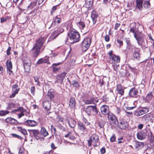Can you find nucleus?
<instances>
[{
	"mask_svg": "<svg viewBox=\"0 0 154 154\" xmlns=\"http://www.w3.org/2000/svg\"><path fill=\"white\" fill-rule=\"evenodd\" d=\"M126 66L129 68V70L132 72L134 73H137L138 72V70L135 67L133 66L130 63H128V64H126Z\"/></svg>",
	"mask_w": 154,
	"mask_h": 154,
	"instance_id": "23",
	"label": "nucleus"
},
{
	"mask_svg": "<svg viewBox=\"0 0 154 154\" xmlns=\"http://www.w3.org/2000/svg\"><path fill=\"white\" fill-rule=\"evenodd\" d=\"M41 50V49L34 46L30 51L32 56L34 57H37L40 54Z\"/></svg>",
	"mask_w": 154,
	"mask_h": 154,
	"instance_id": "10",
	"label": "nucleus"
},
{
	"mask_svg": "<svg viewBox=\"0 0 154 154\" xmlns=\"http://www.w3.org/2000/svg\"><path fill=\"white\" fill-rule=\"evenodd\" d=\"M47 96L49 97L50 100H51L53 99L54 97V93L52 91H48V92Z\"/></svg>",
	"mask_w": 154,
	"mask_h": 154,
	"instance_id": "44",
	"label": "nucleus"
},
{
	"mask_svg": "<svg viewBox=\"0 0 154 154\" xmlns=\"http://www.w3.org/2000/svg\"><path fill=\"white\" fill-rule=\"evenodd\" d=\"M17 130L21 132L23 135L25 137V139H26V136L28 135V134L26 130L24 128H22V127L20 126H17L16 127Z\"/></svg>",
	"mask_w": 154,
	"mask_h": 154,
	"instance_id": "22",
	"label": "nucleus"
},
{
	"mask_svg": "<svg viewBox=\"0 0 154 154\" xmlns=\"http://www.w3.org/2000/svg\"><path fill=\"white\" fill-rule=\"evenodd\" d=\"M135 148L136 149H140L143 148L144 146V143L143 142H141L137 141H135Z\"/></svg>",
	"mask_w": 154,
	"mask_h": 154,
	"instance_id": "31",
	"label": "nucleus"
},
{
	"mask_svg": "<svg viewBox=\"0 0 154 154\" xmlns=\"http://www.w3.org/2000/svg\"><path fill=\"white\" fill-rule=\"evenodd\" d=\"M46 39V38L45 37H40L38 40H36L34 46L41 49L45 42Z\"/></svg>",
	"mask_w": 154,
	"mask_h": 154,
	"instance_id": "6",
	"label": "nucleus"
},
{
	"mask_svg": "<svg viewBox=\"0 0 154 154\" xmlns=\"http://www.w3.org/2000/svg\"><path fill=\"white\" fill-rule=\"evenodd\" d=\"M61 19L58 17V16H57L53 21L52 24L53 27H54L56 26H58L61 23Z\"/></svg>",
	"mask_w": 154,
	"mask_h": 154,
	"instance_id": "20",
	"label": "nucleus"
},
{
	"mask_svg": "<svg viewBox=\"0 0 154 154\" xmlns=\"http://www.w3.org/2000/svg\"><path fill=\"white\" fill-rule=\"evenodd\" d=\"M26 3L23 2L21 1L20 3L19 4V6L20 8H21L22 9L25 10L26 9V6H25Z\"/></svg>",
	"mask_w": 154,
	"mask_h": 154,
	"instance_id": "46",
	"label": "nucleus"
},
{
	"mask_svg": "<svg viewBox=\"0 0 154 154\" xmlns=\"http://www.w3.org/2000/svg\"><path fill=\"white\" fill-rule=\"evenodd\" d=\"M139 46H140L142 49L147 48L148 47L147 41L146 40V41L145 40Z\"/></svg>",
	"mask_w": 154,
	"mask_h": 154,
	"instance_id": "41",
	"label": "nucleus"
},
{
	"mask_svg": "<svg viewBox=\"0 0 154 154\" xmlns=\"http://www.w3.org/2000/svg\"><path fill=\"white\" fill-rule=\"evenodd\" d=\"M141 118L142 120L146 123H152L153 122V116L150 113L145 114L142 116Z\"/></svg>",
	"mask_w": 154,
	"mask_h": 154,
	"instance_id": "5",
	"label": "nucleus"
},
{
	"mask_svg": "<svg viewBox=\"0 0 154 154\" xmlns=\"http://www.w3.org/2000/svg\"><path fill=\"white\" fill-rule=\"evenodd\" d=\"M31 91L32 95H34L35 91V88L34 86L31 87Z\"/></svg>",
	"mask_w": 154,
	"mask_h": 154,
	"instance_id": "64",
	"label": "nucleus"
},
{
	"mask_svg": "<svg viewBox=\"0 0 154 154\" xmlns=\"http://www.w3.org/2000/svg\"><path fill=\"white\" fill-rule=\"evenodd\" d=\"M108 118L111 121L113 122V123L116 125H118L119 121L116 116L111 112L108 113Z\"/></svg>",
	"mask_w": 154,
	"mask_h": 154,
	"instance_id": "8",
	"label": "nucleus"
},
{
	"mask_svg": "<svg viewBox=\"0 0 154 154\" xmlns=\"http://www.w3.org/2000/svg\"><path fill=\"white\" fill-rule=\"evenodd\" d=\"M91 38L90 37L85 38L82 42L79 49L78 51L79 54H81V52L80 51L81 50L82 52L86 51L89 48L90 44L91 43Z\"/></svg>",
	"mask_w": 154,
	"mask_h": 154,
	"instance_id": "1",
	"label": "nucleus"
},
{
	"mask_svg": "<svg viewBox=\"0 0 154 154\" xmlns=\"http://www.w3.org/2000/svg\"><path fill=\"white\" fill-rule=\"evenodd\" d=\"M17 122L16 120L12 118L11 117H9L7 118L5 120V123L10 124L11 125L16 124Z\"/></svg>",
	"mask_w": 154,
	"mask_h": 154,
	"instance_id": "21",
	"label": "nucleus"
},
{
	"mask_svg": "<svg viewBox=\"0 0 154 154\" xmlns=\"http://www.w3.org/2000/svg\"><path fill=\"white\" fill-rule=\"evenodd\" d=\"M143 7L145 8H149L150 7V4L149 1H145L143 2Z\"/></svg>",
	"mask_w": 154,
	"mask_h": 154,
	"instance_id": "38",
	"label": "nucleus"
},
{
	"mask_svg": "<svg viewBox=\"0 0 154 154\" xmlns=\"http://www.w3.org/2000/svg\"><path fill=\"white\" fill-rule=\"evenodd\" d=\"M116 90L118 93L122 95L124 94V90L122 87L121 85L119 84L117 85L116 87Z\"/></svg>",
	"mask_w": 154,
	"mask_h": 154,
	"instance_id": "28",
	"label": "nucleus"
},
{
	"mask_svg": "<svg viewBox=\"0 0 154 154\" xmlns=\"http://www.w3.org/2000/svg\"><path fill=\"white\" fill-rule=\"evenodd\" d=\"M75 99L73 98H71L70 99L69 106L71 108H73L75 107Z\"/></svg>",
	"mask_w": 154,
	"mask_h": 154,
	"instance_id": "35",
	"label": "nucleus"
},
{
	"mask_svg": "<svg viewBox=\"0 0 154 154\" xmlns=\"http://www.w3.org/2000/svg\"><path fill=\"white\" fill-rule=\"evenodd\" d=\"M125 42L127 44L126 46V49L130 51H131L132 50H133L136 47L134 45L131 44L130 40L129 38H125Z\"/></svg>",
	"mask_w": 154,
	"mask_h": 154,
	"instance_id": "12",
	"label": "nucleus"
},
{
	"mask_svg": "<svg viewBox=\"0 0 154 154\" xmlns=\"http://www.w3.org/2000/svg\"><path fill=\"white\" fill-rule=\"evenodd\" d=\"M24 68L25 72H29L30 70V64L28 63H24Z\"/></svg>",
	"mask_w": 154,
	"mask_h": 154,
	"instance_id": "33",
	"label": "nucleus"
},
{
	"mask_svg": "<svg viewBox=\"0 0 154 154\" xmlns=\"http://www.w3.org/2000/svg\"><path fill=\"white\" fill-rule=\"evenodd\" d=\"M141 49L140 48L136 47L131 52L133 51V57L134 60H139L141 58L140 52Z\"/></svg>",
	"mask_w": 154,
	"mask_h": 154,
	"instance_id": "4",
	"label": "nucleus"
},
{
	"mask_svg": "<svg viewBox=\"0 0 154 154\" xmlns=\"http://www.w3.org/2000/svg\"><path fill=\"white\" fill-rule=\"evenodd\" d=\"M100 110L102 114L105 115H107L108 113L110 112L109 106L105 105L101 106L100 107Z\"/></svg>",
	"mask_w": 154,
	"mask_h": 154,
	"instance_id": "15",
	"label": "nucleus"
},
{
	"mask_svg": "<svg viewBox=\"0 0 154 154\" xmlns=\"http://www.w3.org/2000/svg\"><path fill=\"white\" fill-rule=\"evenodd\" d=\"M66 74V73L65 72H64L57 75L56 77V80L55 82L56 83H59L60 84H61Z\"/></svg>",
	"mask_w": 154,
	"mask_h": 154,
	"instance_id": "9",
	"label": "nucleus"
},
{
	"mask_svg": "<svg viewBox=\"0 0 154 154\" xmlns=\"http://www.w3.org/2000/svg\"><path fill=\"white\" fill-rule=\"evenodd\" d=\"M31 132L32 134L34 137L37 140H44V137L41 136L40 131L38 129H32L31 130Z\"/></svg>",
	"mask_w": 154,
	"mask_h": 154,
	"instance_id": "7",
	"label": "nucleus"
},
{
	"mask_svg": "<svg viewBox=\"0 0 154 154\" xmlns=\"http://www.w3.org/2000/svg\"><path fill=\"white\" fill-rule=\"evenodd\" d=\"M51 131L52 133H54V134H55L56 132V129L52 125H51Z\"/></svg>",
	"mask_w": 154,
	"mask_h": 154,
	"instance_id": "58",
	"label": "nucleus"
},
{
	"mask_svg": "<svg viewBox=\"0 0 154 154\" xmlns=\"http://www.w3.org/2000/svg\"><path fill=\"white\" fill-rule=\"evenodd\" d=\"M134 38L136 40L139 45L144 42V40L143 37L140 34H135Z\"/></svg>",
	"mask_w": 154,
	"mask_h": 154,
	"instance_id": "18",
	"label": "nucleus"
},
{
	"mask_svg": "<svg viewBox=\"0 0 154 154\" xmlns=\"http://www.w3.org/2000/svg\"><path fill=\"white\" fill-rule=\"evenodd\" d=\"M139 108L143 115L146 114L149 112V108L147 107H142L140 106Z\"/></svg>",
	"mask_w": 154,
	"mask_h": 154,
	"instance_id": "34",
	"label": "nucleus"
},
{
	"mask_svg": "<svg viewBox=\"0 0 154 154\" xmlns=\"http://www.w3.org/2000/svg\"><path fill=\"white\" fill-rule=\"evenodd\" d=\"M11 135L13 137L17 138L19 140H22L23 139V137H22L21 136L19 135L15 134H11Z\"/></svg>",
	"mask_w": 154,
	"mask_h": 154,
	"instance_id": "50",
	"label": "nucleus"
},
{
	"mask_svg": "<svg viewBox=\"0 0 154 154\" xmlns=\"http://www.w3.org/2000/svg\"><path fill=\"white\" fill-rule=\"evenodd\" d=\"M78 128L82 131H84L86 129L85 125L82 122H78Z\"/></svg>",
	"mask_w": 154,
	"mask_h": 154,
	"instance_id": "32",
	"label": "nucleus"
},
{
	"mask_svg": "<svg viewBox=\"0 0 154 154\" xmlns=\"http://www.w3.org/2000/svg\"><path fill=\"white\" fill-rule=\"evenodd\" d=\"M150 133L148 135V138L149 141L151 143H153L154 142V136L150 130H149Z\"/></svg>",
	"mask_w": 154,
	"mask_h": 154,
	"instance_id": "37",
	"label": "nucleus"
},
{
	"mask_svg": "<svg viewBox=\"0 0 154 154\" xmlns=\"http://www.w3.org/2000/svg\"><path fill=\"white\" fill-rule=\"evenodd\" d=\"M136 3V7L139 10L141 11L143 9V2L138 0H136L135 1Z\"/></svg>",
	"mask_w": 154,
	"mask_h": 154,
	"instance_id": "25",
	"label": "nucleus"
},
{
	"mask_svg": "<svg viewBox=\"0 0 154 154\" xmlns=\"http://www.w3.org/2000/svg\"><path fill=\"white\" fill-rule=\"evenodd\" d=\"M116 139V136L113 134L110 138V141L112 142H113L115 141Z\"/></svg>",
	"mask_w": 154,
	"mask_h": 154,
	"instance_id": "62",
	"label": "nucleus"
},
{
	"mask_svg": "<svg viewBox=\"0 0 154 154\" xmlns=\"http://www.w3.org/2000/svg\"><path fill=\"white\" fill-rule=\"evenodd\" d=\"M20 114H17L18 117L19 119L20 118L24 116V112L26 111V110L23 108V109H22L21 110H20Z\"/></svg>",
	"mask_w": 154,
	"mask_h": 154,
	"instance_id": "49",
	"label": "nucleus"
},
{
	"mask_svg": "<svg viewBox=\"0 0 154 154\" xmlns=\"http://www.w3.org/2000/svg\"><path fill=\"white\" fill-rule=\"evenodd\" d=\"M25 149L23 146H20L18 154H24Z\"/></svg>",
	"mask_w": 154,
	"mask_h": 154,
	"instance_id": "54",
	"label": "nucleus"
},
{
	"mask_svg": "<svg viewBox=\"0 0 154 154\" xmlns=\"http://www.w3.org/2000/svg\"><path fill=\"white\" fill-rule=\"evenodd\" d=\"M94 0H85V4L86 8L90 9L92 8L93 7V4Z\"/></svg>",
	"mask_w": 154,
	"mask_h": 154,
	"instance_id": "24",
	"label": "nucleus"
},
{
	"mask_svg": "<svg viewBox=\"0 0 154 154\" xmlns=\"http://www.w3.org/2000/svg\"><path fill=\"white\" fill-rule=\"evenodd\" d=\"M23 109V108L22 107H19L17 109H14L11 111V113H16L17 112H19L20 110Z\"/></svg>",
	"mask_w": 154,
	"mask_h": 154,
	"instance_id": "53",
	"label": "nucleus"
},
{
	"mask_svg": "<svg viewBox=\"0 0 154 154\" xmlns=\"http://www.w3.org/2000/svg\"><path fill=\"white\" fill-rule=\"evenodd\" d=\"M118 127L121 129H125L128 127V124L125 120H121L120 124L119 123Z\"/></svg>",
	"mask_w": 154,
	"mask_h": 154,
	"instance_id": "16",
	"label": "nucleus"
},
{
	"mask_svg": "<svg viewBox=\"0 0 154 154\" xmlns=\"http://www.w3.org/2000/svg\"><path fill=\"white\" fill-rule=\"evenodd\" d=\"M99 16L98 13L95 10H93L91 14V17L93 21V24H95Z\"/></svg>",
	"mask_w": 154,
	"mask_h": 154,
	"instance_id": "13",
	"label": "nucleus"
},
{
	"mask_svg": "<svg viewBox=\"0 0 154 154\" xmlns=\"http://www.w3.org/2000/svg\"><path fill=\"white\" fill-rule=\"evenodd\" d=\"M52 69L53 72H56L60 70V68L59 67H56L53 66L52 67Z\"/></svg>",
	"mask_w": 154,
	"mask_h": 154,
	"instance_id": "59",
	"label": "nucleus"
},
{
	"mask_svg": "<svg viewBox=\"0 0 154 154\" xmlns=\"http://www.w3.org/2000/svg\"><path fill=\"white\" fill-rule=\"evenodd\" d=\"M138 91L135 88H131L129 92V96L131 97H136Z\"/></svg>",
	"mask_w": 154,
	"mask_h": 154,
	"instance_id": "19",
	"label": "nucleus"
},
{
	"mask_svg": "<svg viewBox=\"0 0 154 154\" xmlns=\"http://www.w3.org/2000/svg\"><path fill=\"white\" fill-rule=\"evenodd\" d=\"M51 147L52 149L53 150H55L57 148V147L56 146L54 143H52L51 144Z\"/></svg>",
	"mask_w": 154,
	"mask_h": 154,
	"instance_id": "61",
	"label": "nucleus"
},
{
	"mask_svg": "<svg viewBox=\"0 0 154 154\" xmlns=\"http://www.w3.org/2000/svg\"><path fill=\"white\" fill-rule=\"evenodd\" d=\"M146 131L142 130L138 132L137 133V137L138 139L140 140L144 139L146 138Z\"/></svg>",
	"mask_w": 154,
	"mask_h": 154,
	"instance_id": "14",
	"label": "nucleus"
},
{
	"mask_svg": "<svg viewBox=\"0 0 154 154\" xmlns=\"http://www.w3.org/2000/svg\"><path fill=\"white\" fill-rule=\"evenodd\" d=\"M109 59L110 60L112 61V64L119 63L120 61V57L116 55H113V56L109 57Z\"/></svg>",
	"mask_w": 154,
	"mask_h": 154,
	"instance_id": "17",
	"label": "nucleus"
},
{
	"mask_svg": "<svg viewBox=\"0 0 154 154\" xmlns=\"http://www.w3.org/2000/svg\"><path fill=\"white\" fill-rule=\"evenodd\" d=\"M91 139L93 140V142L95 143H97L99 140V137L96 135H93L91 137Z\"/></svg>",
	"mask_w": 154,
	"mask_h": 154,
	"instance_id": "40",
	"label": "nucleus"
},
{
	"mask_svg": "<svg viewBox=\"0 0 154 154\" xmlns=\"http://www.w3.org/2000/svg\"><path fill=\"white\" fill-rule=\"evenodd\" d=\"M134 114L137 117H139L143 115L139 108L134 112Z\"/></svg>",
	"mask_w": 154,
	"mask_h": 154,
	"instance_id": "36",
	"label": "nucleus"
},
{
	"mask_svg": "<svg viewBox=\"0 0 154 154\" xmlns=\"http://www.w3.org/2000/svg\"><path fill=\"white\" fill-rule=\"evenodd\" d=\"M94 98L93 97L91 98L90 100H85V103L86 104H94Z\"/></svg>",
	"mask_w": 154,
	"mask_h": 154,
	"instance_id": "43",
	"label": "nucleus"
},
{
	"mask_svg": "<svg viewBox=\"0 0 154 154\" xmlns=\"http://www.w3.org/2000/svg\"><path fill=\"white\" fill-rule=\"evenodd\" d=\"M117 42L119 44L120 47H121L123 45V41H122L121 40L119 39H117Z\"/></svg>",
	"mask_w": 154,
	"mask_h": 154,
	"instance_id": "60",
	"label": "nucleus"
},
{
	"mask_svg": "<svg viewBox=\"0 0 154 154\" xmlns=\"http://www.w3.org/2000/svg\"><path fill=\"white\" fill-rule=\"evenodd\" d=\"M94 105L88 106L85 109V111L86 113L90 116L91 115V112L92 111L94 114H98V110L97 107V105L94 104Z\"/></svg>",
	"mask_w": 154,
	"mask_h": 154,
	"instance_id": "2",
	"label": "nucleus"
},
{
	"mask_svg": "<svg viewBox=\"0 0 154 154\" xmlns=\"http://www.w3.org/2000/svg\"><path fill=\"white\" fill-rule=\"evenodd\" d=\"M11 48L10 46L9 47L6 51V54L7 55L9 56L11 54Z\"/></svg>",
	"mask_w": 154,
	"mask_h": 154,
	"instance_id": "57",
	"label": "nucleus"
},
{
	"mask_svg": "<svg viewBox=\"0 0 154 154\" xmlns=\"http://www.w3.org/2000/svg\"><path fill=\"white\" fill-rule=\"evenodd\" d=\"M79 25V27L80 29H83L85 27V24L83 22L80 21L78 23Z\"/></svg>",
	"mask_w": 154,
	"mask_h": 154,
	"instance_id": "47",
	"label": "nucleus"
},
{
	"mask_svg": "<svg viewBox=\"0 0 154 154\" xmlns=\"http://www.w3.org/2000/svg\"><path fill=\"white\" fill-rule=\"evenodd\" d=\"M105 124V122L103 120H101L98 122V125L100 128H103Z\"/></svg>",
	"mask_w": 154,
	"mask_h": 154,
	"instance_id": "51",
	"label": "nucleus"
},
{
	"mask_svg": "<svg viewBox=\"0 0 154 154\" xmlns=\"http://www.w3.org/2000/svg\"><path fill=\"white\" fill-rule=\"evenodd\" d=\"M37 3V0L32 1L29 5L26 6V7L27 9L31 10L36 6Z\"/></svg>",
	"mask_w": 154,
	"mask_h": 154,
	"instance_id": "27",
	"label": "nucleus"
},
{
	"mask_svg": "<svg viewBox=\"0 0 154 154\" xmlns=\"http://www.w3.org/2000/svg\"><path fill=\"white\" fill-rule=\"evenodd\" d=\"M112 64V67L113 68V70L116 71H117L118 70V68L116 65V63H114Z\"/></svg>",
	"mask_w": 154,
	"mask_h": 154,
	"instance_id": "63",
	"label": "nucleus"
},
{
	"mask_svg": "<svg viewBox=\"0 0 154 154\" xmlns=\"http://www.w3.org/2000/svg\"><path fill=\"white\" fill-rule=\"evenodd\" d=\"M26 122L29 126L31 127L35 126H37L38 124L37 122L35 121L30 120H26Z\"/></svg>",
	"mask_w": 154,
	"mask_h": 154,
	"instance_id": "30",
	"label": "nucleus"
},
{
	"mask_svg": "<svg viewBox=\"0 0 154 154\" xmlns=\"http://www.w3.org/2000/svg\"><path fill=\"white\" fill-rule=\"evenodd\" d=\"M19 88L16 89L15 91L9 96V97L10 98H12L14 97L18 93L19 91Z\"/></svg>",
	"mask_w": 154,
	"mask_h": 154,
	"instance_id": "48",
	"label": "nucleus"
},
{
	"mask_svg": "<svg viewBox=\"0 0 154 154\" xmlns=\"http://www.w3.org/2000/svg\"><path fill=\"white\" fill-rule=\"evenodd\" d=\"M9 19L8 16H6L5 17H2L0 18V22L2 23L4 22H6L7 20Z\"/></svg>",
	"mask_w": 154,
	"mask_h": 154,
	"instance_id": "52",
	"label": "nucleus"
},
{
	"mask_svg": "<svg viewBox=\"0 0 154 154\" xmlns=\"http://www.w3.org/2000/svg\"><path fill=\"white\" fill-rule=\"evenodd\" d=\"M15 104L14 103H8V106L6 107V109L7 110L11 109L15 107Z\"/></svg>",
	"mask_w": 154,
	"mask_h": 154,
	"instance_id": "42",
	"label": "nucleus"
},
{
	"mask_svg": "<svg viewBox=\"0 0 154 154\" xmlns=\"http://www.w3.org/2000/svg\"><path fill=\"white\" fill-rule=\"evenodd\" d=\"M77 32L72 30L68 33V36L67 38V41L70 44H73L77 42L76 38V34Z\"/></svg>",
	"mask_w": 154,
	"mask_h": 154,
	"instance_id": "3",
	"label": "nucleus"
},
{
	"mask_svg": "<svg viewBox=\"0 0 154 154\" xmlns=\"http://www.w3.org/2000/svg\"><path fill=\"white\" fill-rule=\"evenodd\" d=\"M43 61V63H46L48 64H50L49 59L48 57H46L45 58H42Z\"/></svg>",
	"mask_w": 154,
	"mask_h": 154,
	"instance_id": "55",
	"label": "nucleus"
},
{
	"mask_svg": "<svg viewBox=\"0 0 154 154\" xmlns=\"http://www.w3.org/2000/svg\"><path fill=\"white\" fill-rule=\"evenodd\" d=\"M40 132L41 136L43 137H46L48 136L49 134L45 127H42L41 128Z\"/></svg>",
	"mask_w": 154,
	"mask_h": 154,
	"instance_id": "26",
	"label": "nucleus"
},
{
	"mask_svg": "<svg viewBox=\"0 0 154 154\" xmlns=\"http://www.w3.org/2000/svg\"><path fill=\"white\" fill-rule=\"evenodd\" d=\"M63 32V30L62 28L61 27H59L57 30H55L52 32V35L55 37H56Z\"/></svg>",
	"mask_w": 154,
	"mask_h": 154,
	"instance_id": "29",
	"label": "nucleus"
},
{
	"mask_svg": "<svg viewBox=\"0 0 154 154\" xmlns=\"http://www.w3.org/2000/svg\"><path fill=\"white\" fill-rule=\"evenodd\" d=\"M51 102L48 100L45 101L43 103V106L47 113L49 114L51 113L50 111L51 109Z\"/></svg>",
	"mask_w": 154,
	"mask_h": 154,
	"instance_id": "11",
	"label": "nucleus"
},
{
	"mask_svg": "<svg viewBox=\"0 0 154 154\" xmlns=\"http://www.w3.org/2000/svg\"><path fill=\"white\" fill-rule=\"evenodd\" d=\"M10 112L6 110H1L0 111V116H5L8 114Z\"/></svg>",
	"mask_w": 154,
	"mask_h": 154,
	"instance_id": "45",
	"label": "nucleus"
},
{
	"mask_svg": "<svg viewBox=\"0 0 154 154\" xmlns=\"http://www.w3.org/2000/svg\"><path fill=\"white\" fill-rule=\"evenodd\" d=\"M34 79L35 80V82L37 83V84L39 86L40 85V82L38 77L37 76H34Z\"/></svg>",
	"mask_w": 154,
	"mask_h": 154,
	"instance_id": "56",
	"label": "nucleus"
},
{
	"mask_svg": "<svg viewBox=\"0 0 154 154\" xmlns=\"http://www.w3.org/2000/svg\"><path fill=\"white\" fill-rule=\"evenodd\" d=\"M7 70L12 69L13 68L11 60H7L6 63Z\"/></svg>",
	"mask_w": 154,
	"mask_h": 154,
	"instance_id": "39",
	"label": "nucleus"
}]
</instances>
